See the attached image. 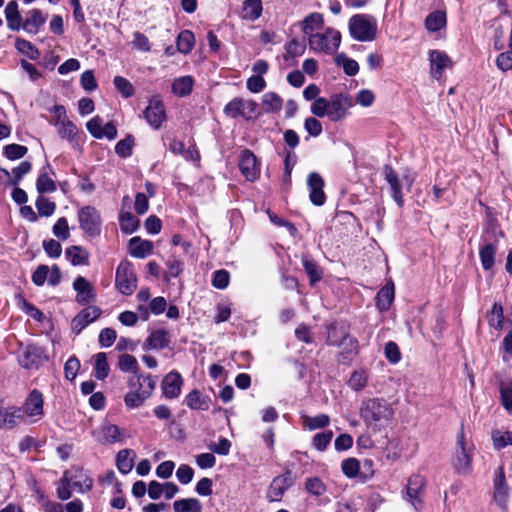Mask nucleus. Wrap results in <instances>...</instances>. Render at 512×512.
<instances>
[{
    "instance_id": "obj_11",
    "label": "nucleus",
    "mask_w": 512,
    "mask_h": 512,
    "mask_svg": "<svg viewBox=\"0 0 512 512\" xmlns=\"http://www.w3.org/2000/svg\"><path fill=\"white\" fill-rule=\"evenodd\" d=\"M294 484V478L290 471L278 475L271 481L267 492L266 498L269 502L281 501L286 491Z\"/></svg>"
},
{
    "instance_id": "obj_49",
    "label": "nucleus",
    "mask_w": 512,
    "mask_h": 512,
    "mask_svg": "<svg viewBox=\"0 0 512 512\" xmlns=\"http://www.w3.org/2000/svg\"><path fill=\"white\" fill-rule=\"evenodd\" d=\"M368 383V372L360 369L354 371L349 380L348 385L354 391H361Z\"/></svg>"
},
{
    "instance_id": "obj_41",
    "label": "nucleus",
    "mask_w": 512,
    "mask_h": 512,
    "mask_svg": "<svg viewBox=\"0 0 512 512\" xmlns=\"http://www.w3.org/2000/svg\"><path fill=\"white\" fill-rule=\"evenodd\" d=\"M46 169H51L49 164L43 167L36 181V188L40 194L52 193L57 189L54 180L48 176Z\"/></svg>"
},
{
    "instance_id": "obj_45",
    "label": "nucleus",
    "mask_w": 512,
    "mask_h": 512,
    "mask_svg": "<svg viewBox=\"0 0 512 512\" xmlns=\"http://www.w3.org/2000/svg\"><path fill=\"white\" fill-rule=\"evenodd\" d=\"M119 225L123 233L132 234L139 227V219L130 212H121L119 215Z\"/></svg>"
},
{
    "instance_id": "obj_12",
    "label": "nucleus",
    "mask_w": 512,
    "mask_h": 512,
    "mask_svg": "<svg viewBox=\"0 0 512 512\" xmlns=\"http://www.w3.org/2000/svg\"><path fill=\"white\" fill-rule=\"evenodd\" d=\"M144 383H146L145 388L132 390L125 394L124 403L128 409H135L142 406L152 395L156 385L155 381L148 375L145 376Z\"/></svg>"
},
{
    "instance_id": "obj_37",
    "label": "nucleus",
    "mask_w": 512,
    "mask_h": 512,
    "mask_svg": "<svg viewBox=\"0 0 512 512\" xmlns=\"http://www.w3.org/2000/svg\"><path fill=\"white\" fill-rule=\"evenodd\" d=\"M45 21L46 19L42 12L38 9H33L28 13L22 28L28 33L36 34Z\"/></svg>"
},
{
    "instance_id": "obj_59",
    "label": "nucleus",
    "mask_w": 512,
    "mask_h": 512,
    "mask_svg": "<svg viewBox=\"0 0 512 512\" xmlns=\"http://www.w3.org/2000/svg\"><path fill=\"white\" fill-rule=\"evenodd\" d=\"M27 152V147L20 144H9L3 148V154L9 160L20 159L24 157Z\"/></svg>"
},
{
    "instance_id": "obj_21",
    "label": "nucleus",
    "mask_w": 512,
    "mask_h": 512,
    "mask_svg": "<svg viewBox=\"0 0 512 512\" xmlns=\"http://www.w3.org/2000/svg\"><path fill=\"white\" fill-rule=\"evenodd\" d=\"M183 378L177 371L169 372L163 379L161 387L163 396L167 399H176L180 396Z\"/></svg>"
},
{
    "instance_id": "obj_44",
    "label": "nucleus",
    "mask_w": 512,
    "mask_h": 512,
    "mask_svg": "<svg viewBox=\"0 0 512 512\" xmlns=\"http://www.w3.org/2000/svg\"><path fill=\"white\" fill-rule=\"evenodd\" d=\"M94 375L98 380H104L108 377L110 368L107 361V355L99 352L94 356Z\"/></svg>"
},
{
    "instance_id": "obj_57",
    "label": "nucleus",
    "mask_w": 512,
    "mask_h": 512,
    "mask_svg": "<svg viewBox=\"0 0 512 512\" xmlns=\"http://www.w3.org/2000/svg\"><path fill=\"white\" fill-rule=\"evenodd\" d=\"M35 205L39 215L42 217L53 215L56 209V204L44 196H38Z\"/></svg>"
},
{
    "instance_id": "obj_5",
    "label": "nucleus",
    "mask_w": 512,
    "mask_h": 512,
    "mask_svg": "<svg viewBox=\"0 0 512 512\" xmlns=\"http://www.w3.org/2000/svg\"><path fill=\"white\" fill-rule=\"evenodd\" d=\"M501 235V232H499ZM498 233L494 227L487 229L481 236L479 244V256L484 270L489 271L494 267L495 256L498 251Z\"/></svg>"
},
{
    "instance_id": "obj_47",
    "label": "nucleus",
    "mask_w": 512,
    "mask_h": 512,
    "mask_svg": "<svg viewBox=\"0 0 512 512\" xmlns=\"http://www.w3.org/2000/svg\"><path fill=\"white\" fill-rule=\"evenodd\" d=\"M302 264L305 272L309 277L310 284L313 285L320 281L322 278V271L318 267L317 263L309 258L308 256L302 257Z\"/></svg>"
},
{
    "instance_id": "obj_35",
    "label": "nucleus",
    "mask_w": 512,
    "mask_h": 512,
    "mask_svg": "<svg viewBox=\"0 0 512 512\" xmlns=\"http://www.w3.org/2000/svg\"><path fill=\"white\" fill-rule=\"evenodd\" d=\"M194 86V78L186 75L175 78L171 85V91L178 97H186L191 94Z\"/></svg>"
},
{
    "instance_id": "obj_42",
    "label": "nucleus",
    "mask_w": 512,
    "mask_h": 512,
    "mask_svg": "<svg viewBox=\"0 0 512 512\" xmlns=\"http://www.w3.org/2000/svg\"><path fill=\"white\" fill-rule=\"evenodd\" d=\"M261 104L266 113H276L281 110L283 100L275 92H267L262 96Z\"/></svg>"
},
{
    "instance_id": "obj_53",
    "label": "nucleus",
    "mask_w": 512,
    "mask_h": 512,
    "mask_svg": "<svg viewBox=\"0 0 512 512\" xmlns=\"http://www.w3.org/2000/svg\"><path fill=\"white\" fill-rule=\"evenodd\" d=\"M16 49L31 60H36L40 53L38 49L28 40L18 38L15 42Z\"/></svg>"
},
{
    "instance_id": "obj_28",
    "label": "nucleus",
    "mask_w": 512,
    "mask_h": 512,
    "mask_svg": "<svg viewBox=\"0 0 512 512\" xmlns=\"http://www.w3.org/2000/svg\"><path fill=\"white\" fill-rule=\"evenodd\" d=\"M129 254L138 259H144L153 253V242L140 237H132L128 243Z\"/></svg>"
},
{
    "instance_id": "obj_1",
    "label": "nucleus",
    "mask_w": 512,
    "mask_h": 512,
    "mask_svg": "<svg viewBox=\"0 0 512 512\" xmlns=\"http://www.w3.org/2000/svg\"><path fill=\"white\" fill-rule=\"evenodd\" d=\"M393 405L380 397L369 398L362 401L360 417L368 430L376 433L386 429L394 419Z\"/></svg>"
},
{
    "instance_id": "obj_23",
    "label": "nucleus",
    "mask_w": 512,
    "mask_h": 512,
    "mask_svg": "<svg viewBox=\"0 0 512 512\" xmlns=\"http://www.w3.org/2000/svg\"><path fill=\"white\" fill-rule=\"evenodd\" d=\"M101 315V309L96 306H88L82 309L72 320L73 332L79 334L85 327L94 322Z\"/></svg>"
},
{
    "instance_id": "obj_13",
    "label": "nucleus",
    "mask_w": 512,
    "mask_h": 512,
    "mask_svg": "<svg viewBox=\"0 0 512 512\" xmlns=\"http://www.w3.org/2000/svg\"><path fill=\"white\" fill-rule=\"evenodd\" d=\"M327 334V343L329 345L337 347L346 345L351 352L357 347L356 340L349 337L347 327L343 324H330L327 326Z\"/></svg>"
},
{
    "instance_id": "obj_52",
    "label": "nucleus",
    "mask_w": 512,
    "mask_h": 512,
    "mask_svg": "<svg viewBox=\"0 0 512 512\" xmlns=\"http://www.w3.org/2000/svg\"><path fill=\"white\" fill-rule=\"evenodd\" d=\"M113 84L122 97L126 99L132 97L135 93L133 84L122 76H115Z\"/></svg>"
},
{
    "instance_id": "obj_55",
    "label": "nucleus",
    "mask_w": 512,
    "mask_h": 512,
    "mask_svg": "<svg viewBox=\"0 0 512 512\" xmlns=\"http://www.w3.org/2000/svg\"><path fill=\"white\" fill-rule=\"evenodd\" d=\"M336 63L343 67L346 75L354 76L359 71V65L357 61L348 58L345 54H338L336 56Z\"/></svg>"
},
{
    "instance_id": "obj_29",
    "label": "nucleus",
    "mask_w": 512,
    "mask_h": 512,
    "mask_svg": "<svg viewBox=\"0 0 512 512\" xmlns=\"http://www.w3.org/2000/svg\"><path fill=\"white\" fill-rule=\"evenodd\" d=\"M347 99L346 97L337 94L333 95L328 102L327 117L331 121H339L346 115L347 110Z\"/></svg>"
},
{
    "instance_id": "obj_63",
    "label": "nucleus",
    "mask_w": 512,
    "mask_h": 512,
    "mask_svg": "<svg viewBox=\"0 0 512 512\" xmlns=\"http://www.w3.org/2000/svg\"><path fill=\"white\" fill-rule=\"evenodd\" d=\"M230 282V274L225 269L217 270L213 273L211 284L216 289H226Z\"/></svg>"
},
{
    "instance_id": "obj_36",
    "label": "nucleus",
    "mask_w": 512,
    "mask_h": 512,
    "mask_svg": "<svg viewBox=\"0 0 512 512\" xmlns=\"http://www.w3.org/2000/svg\"><path fill=\"white\" fill-rule=\"evenodd\" d=\"M136 453L132 449H122L116 456V466L120 473L128 474L133 466Z\"/></svg>"
},
{
    "instance_id": "obj_8",
    "label": "nucleus",
    "mask_w": 512,
    "mask_h": 512,
    "mask_svg": "<svg viewBox=\"0 0 512 512\" xmlns=\"http://www.w3.org/2000/svg\"><path fill=\"white\" fill-rule=\"evenodd\" d=\"M384 176L385 180L390 185L393 200L399 207H402L404 204L402 188L405 186L409 190L414 182V177L407 174L403 175L400 179L397 173L389 165L384 167Z\"/></svg>"
},
{
    "instance_id": "obj_32",
    "label": "nucleus",
    "mask_w": 512,
    "mask_h": 512,
    "mask_svg": "<svg viewBox=\"0 0 512 512\" xmlns=\"http://www.w3.org/2000/svg\"><path fill=\"white\" fill-rule=\"evenodd\" d=\"M323 25V15L318 12L310 13L302 21L298 23V26L300 27L302 32L308 37L310 36V34H314V31L322 29Z\"/></svg>"
},
{
    "instance_id": "obj_16",
    "label": "nucleus",
    "mask_w": 512,
    "mask_h": 512,
    "mask_svg": "<svg viewBox=\"0 0 512 512\" xmlns=\"http://www.w3.org/2000/svg\"><path fill=\"white\" fill-rule=\"evenodd\" d=\"M72 488L77 493L84 494L93 487V479L82 468L73 467L64 472Z\"/></svg>"
},
{
    "instance_id": "obj_51",
    "label": "nucleus",
    "mask_w": 512,
    "mask_h": 512,
    "mask_svg": "<svg viewBox=\"0 0 512 512\" xmlns=\"http://www.w3.org/2000/svg\"><path fill=\"white\" fill-rule=\"evenodd\" d=\"M491 438L493 446L497 450H501L508 445H512V432L510 431L494 430L492 431Z\"/></svg>"
},
{
    "instance_id": "obj_22",
    "label": "nucleus",
    "mask_w": 512,
    "mask_h": 512,
    "mask_svg": "<svg viewBox=\"0 0 512 512\" xmlns=\"http://www.w3.org/2000/svg\"><path fill=\"white\" fill-rule=\"evenodd\" d=\"M25 421L24 411L17 406L0 407V428L12 429Z\"/></svg>"
},
{
    "instance_id": "obj_18",
    "label": "nucleus",
    "mask_w": 512,
    "mask_h": 512,
    "mask_svg": "<svg viewBox=\"0 0 512 512\" xmlns=\"http://www.w3.org/2000/svg\"><path fill=\"white\" fill-rule=\"evenodd\" d=\"M430 63V74L433 78L439 80L445 69L452 66V61L446 52L441 50H430L428 53Z\"/></svg>"
},
{
    "instance_id": "obj_15",
    "label": "nucleus",
    "mask_w": 512,
    "mask_h": 512,
    "mask_svg": "<svg viewBox=\"0 0 512 512\" xmlns=\"http://www.w3.org/2000/svg\"><path fill=\"white\" fill-rule=\"evenodd\" d=\"M144 118L153 129H159L166 121L164 103L158 97H152L144 111Z\"/></svg>"
},
{
    "instance_id": "obj_62",
    "label": "nucleus",
    "mask_w": 512,
    "mask_h": 512,
    "mask_svg": "<svg viewBox=\"0 0 512 512\" xmlns=\"http://www.w3.org/2000/svg\"><path fill=\"white\" fill-rule=\"evenodd\" d=\"M52 232L56 238L65 241L70 237L68 221L65 217H60L53 225Z\"/></svg>"
},
{
    "instance_id": "obj_17",
    "label": "nucleus",
    "mask_w": 512,
    "mask_h": 512,
    "mask_svg": "<svg viewBox=\"0 0 512 512\" xmlns=\"http://www.w3.org/2000/svg\"><path fill=\"white\" fill-rule=\"evenodd\" d=\"M373 463L371 460H365L363 462V468L365 469V472L361 471L360 462L356 458H347L342 461L341 463V470L343 474L348 478H356L357 476H360L362 479H368L372 477L373 470H372Z\"/></svg>"
},
{
    "instance_id": "obj_14",
    "label": "nucleus",
    "mask_w": 512,
    "mask_h": 512,
    "mask_svg": "<svg viewBox=\"0 0 512 512\" xmlns=\"http://www.w3.org/2000/svg\"><path fill=\"white\" fill-rule=\"evenodd\" d=\"M20 408L24 411L25 419L29 417L32 418L33 421H37L44 415L43 394L39 390L33 389L25 399L23 406Z\"/></svg>"
},
{
    "instance_id": "obj_54",
    "label": "nucleus",
    "mask_w": 512,
    "mask_h": 512,
    "mask_svg": "<svg viewBox=\"0 0 512 512\" xmlns=\"http://www.w3.org/2000/svg\"><path fill=\"white\" fill-rule=\"evenodd\" d=\"M132 36H133V39L131 41V46L133 49L143 52V53H147V52L151 51V47H152L151 42L145 34L139 32V31H136L133 33Z\"/></svg>"
},
{
    "instance_id": "obj_46",
    "label": "nucleus",
    "mask_w": 512,
    "mask_h": 512,
    "mask_svg": "<svg viewBox=\"0 0 512 512\" xmlns=\"http://www.w3.org/2000/svg\"><path fill=\"white\" fill-rule=\"evenodd\" d=\"M306 492L314 497H321L327 491V486L319 477H308L304 482Z\"/></svg>"
},
{
    "instance_id": "obj_61",
    "label": "nucleus",
    "mask_w": 512,
    "mask_h": 512,
    "mask_svg": "<svg viewBox=\"0 0 512 512\" xmlns=\"http://www.w3.org/2000/svg\"><path fill=\"white\" fill-rule=\"evenodd\" d=\"M200 508V502L195 498L180 499L173 503L175 512H191Z\"/></svg>"
},
{
    "instance_id": "obj_64",
    "label": "nucleus",
    "mask_w": 512,
    "mask_h": 512,
    "mask_svg": "<svg viewBox=\"0 0 512 512\" xmlns=\"http://www.w3.org/2000/svg\"><path fill=\"white\" fill-rule=\"evenodd\" d=\"M133 146H134V138L131 135H128L116 144L115 152L118 156H120L122 158H126L132 154Z\"/></svg>"
},
{
    "instance_id": "obj_20",
    "label": "nucleus",
    "mask_w": 512,
    "mask_h": 512,
    "mask_svg": "<svg viewBox=\"0 0 512 512\" xmlns=\"http://www.w3.org/2000/svg\"><path fill=\"white\" fill-rule=\"evenodd\" d=\"M241 174L248 181H255L260 175V166L256 156L250 150H244L239 160Z\"/></svg>"
},
{
    "instance_id": "obj_9",
    "label": "nucleus",
    "mask_w": 512,
    "mask_h": 512,
    "mask_svg": "<svg viewBox=\"0 0 512 512\" xmlns=\"http://www.w3.org/2000/svg\"><path fill=\"white\" fill-rule=\"evenodd\" d=\"M473 446L465 443L463 430L457 436V448L453 466L460 474H469L472 471Z\"/></svg>"
},
{
    "instance_id": "obj_10",
    "label": "nucleus",
    "mask_w": 512,
    "mask_h": 512,
    "mask_svg": "<svg viewBox=\"0 0 512 512\" xmlns=\"http://www.w3.org/2000/svg\"><path fill=\"white\" fill-rule=\"evenodd\" d=\"M510 487L506 481L504 468L498 467L493 478V500L501 510L507 509Z\"/></svg>"
},
{
    "instance_id": "obj_3",
    "label": "nucleus",
    "mask_w": 512,
    "mask_h": 512,
    "mask_svg": "<svg viewBox=\"0 0 512 512\" xmlns=\"http://www.w3.org/2000/svg\"><path fill=\"white\" fill-rule=\"evenodd\" d=\"M79 228L84 236L90 239L100 237L103 220L100 211L92 205L81 206L77 210Z\"/></svg>"
},
{
    "instance_id": "obj_33",
    "label": "nucleus",
    "mask_w": 512,
    "mask_h": 512,
    "mask_svg": "<svg viewBox=\"0 0 512 512\" xmlns=\"http://www.w3.org/2000/svg\"><path fill=\"white\" fill-rule=\"evenodd\" d=\"M65 257L73 266L89 264V253L82 246L73 245L66 248Z\"/></svg>"
},
{
    "instance_id": "obj_34",
    "label": "nucleus",
    "mask_w": 512,
    "mask_h": 512,
    "mask_svg": "<svg viewBox=\"0 0 512 512\" xmlns=\"http://www.w3.org/2000/svg\"><path fill=\"white\" fill-rule=\"evenodd\" d=\"M5 18L7 27L12 31H18L22 25V16L18 10V4L15 1H10L5 7Z\"/></svg>"
},
{
    "instance_id": "obj_38",
    "label": "nucleus",
    "mask_w": 512,
    "mask_h": 512,
    "mask_svg": "<svg viewBox=\"0 0 512 512\" xmlns=\"http://www.w3.org/2000/svg\"><path fill=\"white\" fill-rule=\"evenodd\" d=\"M185 404L192 410H208L209 399L204 396L199 390L194 389L190 391L185 397Z\"/></svg>"
},
{
    "instance_id": "obj_26",
    "label": "nucleus",
    "mask_w": 512,
    "mask_h": 512,
    "mask_svg": "<svg viewBox=\"0 0 512 512\" xmlns=\"http://www.w3.org/2000/svg\"><path fill=\"white\" fill-rule=\"evenodd\" d=\"M73 289L77 292L76 301L81 305H87L96 298L92 285L83 276L75 278L73 282Z\"/></svg>"
},
{
    "instance_id": "obj_19",
    "label": "nucleus",
    "mask_w": 512,
    "mask_h": 512,
    "mask_svg": "<svg viewBox=\"0 0 512 512\" xmlns=\"http://www.w3.org/2000/svg\"><path fill=\"white\" fill-rule=\"evenodd\" d=\"M324 180L317 172H312L307 177V187L309 190V199L315 206H322L326 201L324 193Z\"/></svg>"
},
{
    "instance_id": "obj_6",
    "label": "nucleus",
    "mask_w": 512,
    "mask_h": 512,
    "mask_svg": "<svg viewBox=\"0 0 512 512\" xmlns=\"http://www.w3.org/2000/svg\"><path fill=\"white\" fill-rule=\"evenodd\" d=\"M137 276L133 264L122 261L116 269L115 286L117 290L126 296L132 295L137 288Z\"/></svg>"
},
{
    "instance_id": "obj_40",
    "label": "nucleus",
    "mask_w": 512,
    "mask_h": 512,
    "mask_svg": "<svg viewBox=\"0 0 512 512\" xmlns=\"http://www.w3.org/2000/svg\"><path fill=\"white\" fill-rule=\"evenodd\" d=\"M394 285L386 284L376 296V305L381 312L387 311L394 300Z\"/></svg>"
},
{
    "instance_id": "obj_24",
    "label": "nucleus",
    "mask_w": 512,
    "mask_h": 512,
    "mask_svg": "<svg viewBox=\"0 0 512 512\" xmlns=\"http://www.w3.org/2000/svg\"><path fill=\"white\" fill-rule=\"evenodd\" d=\"M424 486V478L420 475H413L408 480L406 489L407 500L412 504L416 511H419L422 508L421 494Z\"/></svg>"
},
{
    "instance_id": "obj_48",
    "label": "nucleus",
    "mask_w": 512,
    "mask_h": 512,
    "mask_svg": "<svg viewBox=\"0 0 512 512\" xmlns=\"http://www.w3.org/2000/svg\"><path fill=\"white\" fill-rule=\"evenodd\" d=\"M118 368L124 373L137 374L139 365L137 359L130 354H122L119 356Z\"/></svg>"
},
{
    "instance_id": "obj_56",
    "label": "nucleus",
    "mask_w": 512,
    "mask_h": 512,
    "mask_svg": "<svg viewBox=\"0 0 512 512\" xmlns=\"http://www.w3.org/2000/svg\"><path fill=\"white\" fill-rule=\"evenodd\" d=\"M330 419L326 414H319L313 417L306 416L304 418V425L309 430H316L320 428H325L329 425Z\"/></svg>"
},
{
    "instance_id": "obj_7",
    "label": "nucleus",
    "mask_w": 512,
    "mask_h": 512,
    "mask_svg": "<svg viewBox=\"0 0 512 512\" xmlns=\"http://www.w3.org/2000/svg\"><path fill=\"white\" fill-rule=\"evenodd\" d=\"M224 113L231 118L243 117L246 120L256 119L260 115L258 104L243 98H234L228 102Z\"/></svg>"
},
{
    "instance_id": "obj_30",
    "label": "nucleus",
    "mask_w": 512,
    "mask_h": 512,
    "mask_svg": "<svg viewBox=\"0 0 512 512\" xmlns=\"http://www.w3.org/2000/svg\"><path fill=\"white\" fill-rule=\"evenodd\" d=\"M170 343V334L165 329H158L150 333L147 337L144 348L145 349H163L168 347Z\"/></svg>"
},
{
    "instance_id": "obj_43",
    "label": "nucleus",
    "mask_w": 512,
    "mask_h": 512,
    "mask_svg": "<svg viewBox=\"0 0 512 512\" xmlns=\"http://www.w3.org/2000/svg\"><path fill=\"white\" fill-rule=\"evenodd\" d=\"M195 45L194 34L190 30H183L177 37V50L182 54H188Z\"/></svg>"
},
{
    "instance_id": "obj_25",
    "label": "nucleus",
    "mask_w": 512,
    "mask_h": 512,
    "mask_svg": "<svg viewBox=\"0 0 512 512\" xmlns=\"http://www.w3.org/2000/svg\"><path fill=\"white\" fill-rule=\"evenodd\" d=\"M43 351L35 345H28L19 355V365L25 369H37L42 363Z\"/></svg>"
},
{
    "instance_id": "obj_50",
    "label": "nucleus",
    "mask_w": 512,
    "mask_h": 512,
    "mask_svg": "<svg viewBox=\"0 0 512 512\" xmlns=\"http://www.w3.org/2000/svg\"><path fill=\"white\" fill-rule=\"evenodd\" d=\"M499 390L503 407L512 414V380L501 382Z\"/></svg>"
},
{
    "instance_id": "obj_2",
    "label": "nucleus",
    "mask_w": 512,
    "mask_h": 512,
    "mask_svg": "<svg viewBox=\"0 0 512 512\" xmlns=\"http://www.w3.org/2000/svg\"><path fill=\"white\" fill-rule=\"evenodd\" d=\"M350 36L360 42H370L377 35V20L369 14L353 15L348 21Z\"/></svg>"
},
{
    "instance_id": "obj_27",
    "label": "nucleus",
    "mask_w": 512,
    "mask_h": 512,
    "mask_svg": "<svg viewBox=\"0 0 512 512\" xmlns=\"http://www.w3.org/2000/svg\"><path fill=\"white\" fill-rule=\"evenodd\" d=\"M96 440L101 444H113L122 441L121 429L111 423L102 424L97 430Z\"/></svg>"
},
{
    "instance_id": "obj_39",
    "label": "nucleus",
    "mask_w": 512,
    "mask_h": 512,
    "mask_svg": "<svg viewBox=\"0 0 512 512\" xmlns=\"http://www.w3.org/2000/svg\"><path fill=\"white\" fill-rule=\"evenodd\" d=\"M447 23L446 12L442 10H436L428 14L425 19V28L429 32H437L444 28Z\"/></svg>"
},
{
    "instance_id": "obj_58",
    "label": "nucleus",
    "mask_w": 512,
    "mask_h": 512,
    "mask_svg": "<svg viewBox=\"0 0 512 512\" xmlns=\"http://www.w3.org/2000/svg\"><path fill=\"white\" fill-rule=\"evenodd\" d=\"M58 135L69 142H72L77 136L78 130L76 125L70 120L65 121L60 126L56 127Z\"/></svg>"
},
{
    "instance_id": "obj_31",
    "label": "nucleus",
    "mask_w": 512,
    "mask_h": 512,
    "mask_svg": "<svg viewBox=\"0 0 512 512\" xmlns=\"http://www.w3.org/2000/svg\"><path fill=\"white\" fill-rule=\"evenodd\" d=\"M263 6L261 0H244L240 12L243 20L254 22L262 15Z\"/></svg>"
},
{
    "instance_id": "obj_60",
    "label": "nucleus",
    "mask_w": 512,
    "mask_h": 512,
    "mask_svg": "<svg viewBox=\"0 0 512 512\" xmlns=\"http://www.w3.org/2000/svg\"><path fill=\"white\" fill-rule=\"evenodd\" d=\"M504 323L503 307L500 303H494L491 315L489 318V325L496 330H501Z\"/></svg>"
},
{
    "instance_id": "obj_4",
    "label": "nucleus",
    "mask_w": 512,
    "mask_h": 512,
    "mask_svg": "<svg viewBox=\"0 0 512 512\" xmlns=\"http://www.w3.org/2000/svg\"><path fill=\"white\" fill-rule=\"evenodd\" d=\"M340 43V32L331 27H328L323 33L310 34L308 38V44L311 50L328 55L335 53Z\"/></svg>"
}]
</instances>
